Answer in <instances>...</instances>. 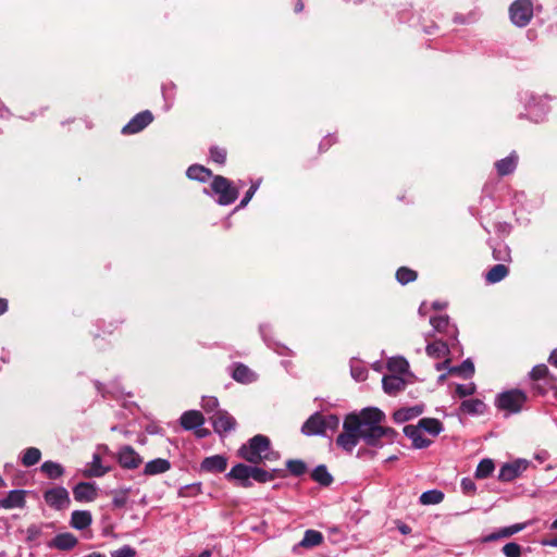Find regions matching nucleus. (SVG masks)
<instances>
[{"mask_svg":"<svg viewBox=\"0 0 557 557\" xmlns=\"http://www.w3.org/2000/svg\"><path fill=\"white\" fill-rule=\"evenodd\" d=\"M384 420L385 413L375 407L364 408L359 413H349L344 420L343 432L336 438L337 446L351 453L360 440L372 447L393 443L397 432L381 425Z\"/></svg>","mask_w":557,"mask_h":557,"instance_id":"nucleus-1","label":"nucleus"},{"mask_svg":"<svg viewBox=\"0 0 557 557\" xmlns=\"http://www.w3.org/2000/svg\"><path fill=\"white\" fill-rule=\"evenodd\" d=\"M238 454L250 463H260L263 460L276 459V454L270 448V440L264 435H256L243 445Z\"/></svg>","mask_w":557,"mask_h":557,"instance_id":"nucleus-2","label":"nucleus"},{"mask_svg":"<svg viewBox=\"0 0 557 557\" xmlns=\"http://www.w3.org/2000/svg\"><path fill=\"white\" fill-rule=\"evenodd\" d=\"M339 425V419L335 414L323 416L319 412L310 416L301 426V433L306 436L325 435L327 430L335 431Z\"/></svg>","mask_w":557,"mask_h":557,"instance_id":"nucleus-3","label":"nucleus"},{"mask_svg":"<svg viewBox=\"0 0 557 557\" xmlns=\"http://www.w3.org/2000/svg\"><path fill=\"white\" fill-rule=\"evenodd\" d=\"M528 397L524 392L520 389H510L500 393L495 400V405L498 409L504 410L507 413H518L521 411Z\"/></svg>","mask_w":557,"mask_h":557,"instance_id":"nucleus-4","label":"nucleus"},{"mask_svg":"<svg viewBox=\"0 0 557 557\" xmlns=\"http://www.w3.org/2000/svg\"><path fill=\"white\" fill-rule=\"evenodd\" d=\"M509 15L516 26H527L533 16V4L531 0H516L509 8Z\"/></svg>","mask_w":557,"mask_h":557,"instance_id":"nucleus-5","label":"nucleus"},{"mask_svg":"<svg viewBox=\"0 0 557 557\" xmlns=\"http://www.w3.org/2000/svg\"><path fill=\"white\" fill-rule=\"evenodd\" d=\"M212 190L219 195V203L227 206L233 203L238 197V190L232 186V183L220 175L213 177L211 184Z\"/></svg>","mask_w":557,"mask_h":557,"instance_id":"nucleus-6","label":"nucleus"},{"mask_svg":"<svg viewBox=\"0 0 557 557\" xmlns=\"http://www.w3.org/2000/svg\"><path fill=\"white\" fill-rule=\"evenodd\" d=\"M529 461L525 459H517L512 462L505 463L498 473V480L510 482L520 476L527 470Z\"/></svg>","mask_w":557,"mask_h":557,"instance_id":"nucleus-7","label":"nucleus"},{"mask_svg":"<svg viewBox=\"0 0 557 557\" xmlns=\"http://www.w3.org/2000/svg\"><path fill=\"white\" fill-rule=\"evenodd\" d=\"M46 503L58 510L69 507L71 500L69 492L64 487H54L47 491L44 495Z\"/></svg>","mask_w":557,"mask_h":557,"instance_id":"nucleus-8","label":"nucleus"},{"mask_svg":"<svg viewBox=\"0 0 557 557\" xmlns=\"http://www.w3.org/2000/svg\"><path fill=\"white\" fill-rule=\"evenodd\" d=\"M210 419L212 420L214 431L220 434L232 431L236 424L235 419L223 410H216Z\"/></svg>","mask_w":557,"mask_h":557,"instance_id":"nucleus-9","label":"nucleus"},{"mask_svg":"<svg viewBox=\"0 0 557 557\" xmlns=\"http://www.w3.org/2000/svg\"><path fill=\"white\" fill-rule=\"evenodd\" d=\"M250 473H251V466H247L245 463H237L226 474V478L228 480H234V481L238 482V484L243 487H249V486H251Z\"/></svg>","mask_w":557,"mask_h":557,"instance_id":"nucleus-10","label":"nucleus"},{"mask_svg":"<svg viewBox=\"0 0 557 557\" xmlns=\"http://www.w3.org/2000/svg\"><path fill=\"white\" fill-rule=\"evenodd\" d=\"M73 495L77 502H92L97 497L96 484L90 482H81L73 488Z\"/></svg>","mask_w":557,"mask_h":557,"instance_id":"nucleus-11","label":"nucleus"},{"mask_svg":"<svg viewBox=\"0 0 557 557\" xmlns=\"http://www.w3.org/2000/svg\"><path fill=\"white\" fill-rule=\"evenodd\" d=\"M25 491L13 490L5 497L0 498V508L14 509L25 506Z\"/></svg>","mask_w":557,"mask_h":557,"instance_id":"nucleus-12","label":"nucleus"},{"mask_svg":"<svg viewBox=\"0 0 557 557\" xmlns=\"http://www.w3.org/2000/svg\"><path fill=\"white\" fill-rule=\"evenodd\" d=\"M203 423L205 418L202 413L198 410L185 411L181 417V425L185 430H195L199 426H202Z\"/></svg>","mask_w":557,"mask_h":557,"instance_id":"nucleus-13","label":"nucleus"},{"mask_svg":"<svg viewBox=\"0 0 557 557\" xmlns=\"http://www.w3.org/2000/svg\"><path fill=\"white\" fill-rule=\"evenodd\" d=\"M404 433L407 437H409L412 441V445L414 448H425L431 444V441L423 436L422 430L418 425L405 426Z\"/></svg>","mask_w":557,"mask_h":557,"instance_id":"nucleus-14","label":"nucleus"},{"mask_svg":"<svg viewBox=\"0 0 557 557\" xmlns=\"http://www.w3.org/2000/svg\"><path fill=\"white\" fill-rule=\"evenodd\" d=\"M382 384L384 392L392 396H395L406 387V381L398 375H385Z\"/></svg>","mask_w":557,"mask_h":557,"instance_id":"nucleus-15","label":"nucleus"},{"mask_svg":"<svg viewBox=\"0 0 557 557\" xmlns=\"http://www.w3.org/2000/svg\"><path fill=\"white\" fill-rule=\"evenodd\" d=\"M227 460L221 455L207 457L201 462V469L207 472H223L226 469Z\"/></svg>","mask_w":557,"mask_h":557,"instance_id":"nucleus-16","label":"nucleus"},{"mask_svg":"<svg viewBox=\"0 0 557 557\" xmlns=\"http://www.w3.org/2000/svg\"><path fill=\"white\" fill-rule=\"evenodd\" d=\"M430 323L434 331L445 333L451 337H456L457 329L450 325L448 315H438L430 319Z\"/></svg>","mask_w":557,"mask_h":557,"instance_id":"nucleus-17","label":"nucleus"},{"mask_svg":"<svg viewBox=\"0 0 557 557\" xmlns=\"http://www.w3.org/2000/svg\"><path fill=\"white\" fill-rule=\"evenodd\" d=\"M232 377L239 383L247 384L256 380V374L247 366L236 363L232 371Z\"/></svg>","mask_w":557,"mask_h":557,"instance_id":"nucleus-18","label":"nucleus"},{"mask_svg":"<svg viewBox=\"0 0 557 557\" xmlns=\"http://www.w3.org/2000/svg\"><path fill=\"white\" fill-rule=\"evenodd\" d=\"M91 523V515L87 510H75L71 516V525L77 530H84Z\"/></svg>","mask_w":557,"mask_h":557,"instance_id":"nucleus-19","label":"nucleus"},{"mask_svg":"<svg viewBox=\"0 0 557 557\" xmlns=\"http://www.w3.org/2000/svg\"><path fill=\"white\" fill-rule=\"evenodd\" d=\"M425 351L429 357L441 359L446 358L449 354V348L446 343L443 341H434L433 343H430L425 347Z\"/></svg>","mask_w":557,"mask_h":557,"instance_id":"nucleus-20","label":"nucleus"},{"mask_svg":"<svg viewBox=\"0 0 557 557\" xmlns=\"http://www.w3.org/2000/svg\"><path fill=\"white\" fill-rule=\"evenodd\" d=\"M119 462L124 468H129V469L136 468L137 467L136 451L129 446L122 447L119 453Z\"/></svg>","mask_w":557,"mask_h":557,"instance_id":"nucleus-21","label":"nucleus"},{"mask_svg":"<svg viewBox=\"0 0 557 557\" xmlns=\"http://www.w3.org/2000/svg\"><path fill=\"white\" fill-rule=\"evenodd\" d=\"M518 156L512 152L510 156L496 162L495 166L499 175H508L512 173L517 166Z\"/></svg>","mask_w":557,"mask_h":557,"instance_id":"nucleus-22","label":"nucleus"},{"mask_svg":"<svg viewBox=\"0 0 557 557\" xmlns=\"http://www.w3.org/2000/svg\"><path fill=\"white\" fill-rule=\"evenodd\" d=\"M423 412L422 406H413L409 408H403L394 412V420L398 423L411 420Z\"/></svg>","mask_w":557,"mask_h":557,"instance_id":"nucleus-23","label":"nucleus"},{"mask_svg":"<svg viewBox=\"0 0 557 557\" xmlns=\"http://www.w3.org/2000/svg\"><path fill=\"white\" fill-rule=\"evenodd\" d=\"M322 542L323 535L321 532L315 530H307L302 540L298 543V546L304 548H312L319 546Z\"/></svg>","mask_w":557,"mask_h":557,"instance_id":"nucleus-24","label":"nucleus"},{"mask_svg":"<svg viewBox=\"0 0 557 557\" xmlns=\"http://www.w3.org/2000/svg\"><path fill=\"white\" fill-rule=\"evenodd\" d=\"M76 544L77 539L72 533H61L52 540V546L62 550H69Z\"/></svg>","mask_w":557,"mask_h":557,"instance_id":"nucleus-25","label":"nucleus"},{"mask_svg":"<svg viewBox=\"0 0 557 557\" xmlns=\"http://www.w3.org/2000/svg\"><path fill=\"white\" fill-rule=\"evenodd\" d=\"M171 465L169 460L163 458H157L149 461L145 467V473L149 475H156L163 473L170 469Z\"/></svg>","mask_w":557,"mask_h":557,"instance_id":"nucleus-26","label":"nucleus"},{"mask_svg":"<svg viewBox=\"0 0 557 557\" xmlns=\"http://www.w3.org/2000/svg\"><path fill=\"white\" fill-rule=\"evenodd\" d=\"M485 410V404L480 399H467L460 405V411L468 414H481Z\"/></svg>","mask_w":557,"mask_h":557,"instance_id":"nucleus-27","label":"nucleus"},{"mask_svg":"<svg viewBox=\"0 0 557 557\" xmlns=\"http://www.w3.org/2000/svg\"><path fill=\"white\" fill-rule=\"evenodd\" d=\"M186 174L190 180L199 182H207L212 176V172L209 169L198 164L190 165Z\"/></svg>","mask_w":557,"mask_h":557,"instance_id":"nucleus-28","label":"nucleus"},{"mask_svg":"<svg viewBox=\"0 0 557 557\" xmlns=\"http://www.w3.org/2000/svg\"><path fill=\"white\" fill-rule=\"evenodd\" d=\"M418 426L422 430L428 432L429 434L436 436L438 435L442 430L443 425L440 420L434 418H423L419 421Z\"/></svg>","mask_w":557,"mask_h":557,"instance_id":"nucleus-29","label":"nucleus"},{"mask_svg":"<svg viewBox=\"0 0 557 557\" xmlns=\"http://www.w3.org/2000/svg\"><path fill=\"white\" fill-rule=\"evenodd\" d=\"M509 270L505 264H496L485 274V280L490 284H495L504 280Z\"/></svg>","mask_w":557,"mask_h":557,"instance_id":"nucleus-30","label":"nucleus"},{"mask_svg":"<svg viewBox=\"0 0 557 557\" xmlns=\"http://www.w3.org/2000/svg\"><path fill=\"white\" fill-rule=\"evenodd\" d=\"M444 499V493L440 490H429L420 495V503L424 506L441 504Z\"/></svg>","mask_w":557,"mask_h":557,"instance_id":"nucleus-31","label":"nucleus"},{"mask_svg":"<svg viewBox=\"0 0 557 557\" xmlns=\"http://www.w3.org/2000/svg\"><path fill=\"white\" fill-rule=\"evenodd\" d=\"M40 470L44 474H46L49 479H58L63 475L64 469L63 467L54 461H45Z\"/></svg>","mask_w":557,"mask_h":557,"instance_id":"nucleus-32","label":"nucleus"},{"mask_svg":"<svg viewBox=\"0 0 557 557\" xmlns=\"http://www.w3.org/2000/svg\"><path fill=\"white\" fill-rule=\"evenodd\" d=\"M108 468L102 467L99 455H94L92 461L88 469L84 471L85 476H101L107 473Z\"/></svg>","mask_w":557,"mask_h":557,"instance_id":"nucleus-33","label":"nucleus"},{"mask_svg":"<svg viewBox=\"0 0 557 557\" xmlns=\"http://www.w3.org/2000/svg\"><path fill=\"white\" fill-rule=\"evenodd\" d=\"M312 479L324 486L330 485L333 481L325 466H318L312 472Z\"/></svg>","mask_w":557,"mask_h":557,"instance_id":"nucleus-34","label":"nucleus"},{"mask_svg":"<svg viewBox=\"0 0 557 557\" xmlns=\"http://www.w3.org/2000/svg\"><path fill=\"white\" fill-rule=\"evenodd\" d=\"M495 469L494 462L492 459H483L479 462L476 470H475V478L476 479H486L490 476Z\"/></svg>","mask_w":557,"mask_h":557,"instance_id":"nucleus-35","label":"nucleus"},{"mask_svg":"<svg viewBox=\"0 0 557 557\" xmlns=\"http://www.w3.org/2000/svg\"><path fill=\"white\" fill-rule=\"evenodd\" d=\"M275 472H276V470H273L272 472H270V471H265L258 467H251L250 479H252L259 483H265L275 478Z\"/></svg>","mask_w":557,"mask_h":557,"instance_id":"nucleus-36","label":"nucleus"},{"mask_svg":"<svg viewBox=\"0 0 557 557\" xmlns=\"http://www.w3.org/2000/svg\"><path fill=\"white\" fill-rule=\"evenodd\" d=\"M41 458V453L36 447H29L24 451V455L22 457V463L25 467H32L36 465Z\"/></svg>","mask_w":557,"mask_h":557,"instance_id":"nucleus-37","label":"nucleus"},{"mask_svg":"<svg viewBox=\"0 0 557 557\" xmlns=\"http://www.w3.org/2000/svg\"><path fill=\"white\" fill-rule=\"evenodd\" d=\"M449 373H457L462 377L468 379L474 373V366L470 359H467L460 366L449 368Z\"/></svg>","mask_w":557,"mask_h":557,"instance_id":"nucleus-38","label":"nucleus"},{"mask_svg":"<svg viewBox=\"0 0 557 557\" xmlns=\"http://www.w3.org/2000/svg\"><path fill=\"white\" fill-rule=\"evenodd\" d=\"M388 370L398 373H406L408 371V361L403 357L392 358L387 362Z\"/></svg>","mask_w":557,"mask_h":557,"instance_id":"nucleus-39","label":"nucleus"},{"mask_svg":"<svg viewBox=\"0 0 557 557\" xmlns=\"http://www.w3.org/2000/svg\"><path fill=\"white\" fill-rule=\"evenodd\" d=\"M396 278L400 284H408L417 278V273L409 268L403 267L397 270Z\"/></svg>","mask_w":557,"mask_h":557,"instance_id":"nucleus-40","label":"nucleus"},{"mask_svg":"<svg viewBox=\"0 0 557 557\" xmlns=\"http://www.w3.org/2000/svg\"><path fill=\"white\" fill-rule=\"evenodd\" d=\"M503 554L506 557H521V546L515 542L507 543L502 548Z\"/></svg>","mask_w":557,"mask_h":557,"instance_id":"nucleus-41","label":"nucleus"},{"mask_svg":"<svg viewBox=\"0 0 557 557\" xmlns=\"http://www.w3.org/2000/svg\"><path fill=\"white\" fill-rule=\"evenodd\" d=\"M286 466L294 475H301L306 471V465L301 460H288Z\"/></svg>","mask_w":557,"mask_h":557,"instance_id":"nucleus-42","label":"nucleus"},{"mask_svg":"<svg viewBox=\"0 0 557 557\" xmlns=\"http://www.w3.org/2000/svg\"><path fill=\"white\" fill-rule=\"evenodd\" d=\"M475 389H476V387H475L474 383L459 384L456 387V395L461 398L471 396L475 393Z\"/></svg>","mask_w":557,"mask_h":557,"instance_id":"nucleus-43","label":"nucleus"},{"mask_svg":"<svg viewBox=\"0 0 557 557\" xmlns=\"http://www.w3.org/2000/svg\"><path fill=\"white\" fill-rule=\"evenodd\" d=\"M351 376L358 382H363L368 377V371L360 364H354L351 366Z\"/></svg>","mask_w":557,"mask_h":557,"instance_id":"nucleus-44","label":"nucleus"},{"mask_svg":"<svg viewBox=\"0 0 557 557\" xmlns=\"http://www.w3.org/2000/svg\"><path fill=\"white\" fill-rule=\"evenodd\" d=\"M139 132V113L133 116V119L122 128L123 134H136Z\"/></svg>","mask_w":557,"mask_h":557,"instance_id":"nucleus-45","label":"nucleus"},{"mask_svg":"<svg viewBox=\"0 0 557 557\" xmlns=\"http://www.w3.org/2000/svg\"><path fill=\"white\" fill-rule=\"evenodd\" d=\"M210 156H211V159L219 163V164H224L225 163V160H226V151L222 148H218V147H213L211 148L210 150Z\"/></svg>","mask_w":557,"mask_h":557,"instance_id":"nucleus-46","label":"nucleus"},{"mask_svg":"<svg viewBox=\"0 0 557 557\" xmlns=\"http://www.w3.org/2000/svg\"><path fill=\"white\" fill-rule=\"evenodd\" d=\"M136 549L125 545L111 553V557H135Z\"/></svg>","mask_w":557,"mask_h":557,"instance_id":"nucleus-47","label":"nucleus"},{"mask_svg":"<svg viewBox=\"0 0 557 557\" xmlns=\"http://www.w3.org/2000/svg\"><path fill=\"white\" fill-rule=\"evenodd\" d=\"M201 406L206 412H211L216 410L219 401L215 397L212 396L203 397Z\"/></svg>","mask_w":557,"mask_h":557,"instance_id":"nucleus-48","label":"nucleus"},{"mask_svg":"<svg viewBox=\"0 0 557 557\" xmlns=\"http://www.w3.org/2000/svg\"><path fill=\"white\" fill-rule=\"evenodd\" d=\"M547 372L548 369L545 364H537L532 369L530 375L533 380H541L546 376Z\"/></svg>","mask_w":557,"mask_h":557,"instance_id":"nucleus-49","label":"nucleus"},{"mask_svg":"<svg viewBox=\"0 0 557 557\" xmlns=\"http://www.w3.org/2000/svg\"><path fill=\"white\" fill-rule=\"evenodd\" d=\"M258 187H259V184H253V185L250 186V188L247 190L245 197L242 199L238 208H244V207L247 206V203L250 201V199L252 198V196L257 191Z\"/></svg>","mask_w":557,"mask_h":557,"instance_id":"nucleus-50","label":"nucleus"},{"mask_svg":"<svg viewBox=\"0 0 557 557\" xmlns=\"http://www.w3.org/2000/svg\"><path fill=\"white\" fill-rule=\"evenodd\" d=\"M461 488L466 494H472L475 491V484L471 479L463 478L461 480Z\"/></svg>","mask_w":557,"mask_h":557,"instance_id":"nucleus-51","label":"nucleus"},{"mask_svg":"<svg viewBox=\"0 0 557 557\" xmlns=\"http://www.w3.org/2000/svg\"><path fill=\"white\" fill-rule=\"evenodd\" d=\"M153 121V115L150 111H141V129L148 126Z\"/></svg>","mask_w":557,"mask_h":557,"instance_id":"nucleus-52","label":"nucleus"},{"mask_svg":"<svg viewBox=\"0 0 557 557\" xmlns=\"http://www.w3.org/2000/svg\"><path fill=\"white\" fill-rule=\"evenodd\" d=\"M527 527V523H516L512 525L507 527L509 531V535H513L520 531H522Z\"/></svg>","mask_w":557,"mask_h":557,"instance_id":"nucleus-53","label":"nucleus"},{"mask_svg":"<svg viewBox=\"0 0 557 557\" xmlns=\"http://www.w3.org/2000/svg\"><path fill=\"white\" fill-rule=\"evenodd\" d=\"M502 252H504L506 256L509 255V251H508L507 247H504V251H502V249L495 248L494 251H493L494 258L496 260H506V257L500 256Z\"/></svg>","mask_w":557,"mask_h":557,"instance_id":"nucleus-54","label":"nucleus"},{"mask_svg":"<svg viewBox=\"0 0 557 557\" xmlns=\"http://www.w3.org/2000/svg\"><path fill=\"white\" fill-rule=\"evenodd\" d=\"M497 540H499L497 531L483 537L484 543L494 542Z\"/></svg>","mask_w":557,"mask_h":557,"instance_id":"nucleus-55","label":"nucleus"},{"mask_svg":"<svg viewBox=\"0 0 557 557\" xmlns=\"http://www.w3.org/2000/svg\"><path fill=\"white\" fill-rule=\"evenodd\" d=\"M398 530L404 535H407L411 532V528L405 523L399 524Z\"/></svg>","mask_w":557,"mask_h":557,"instance_id":"nucleus-56","label":"nucleus"},{"mask_svg":"<svg viewBox=\"0 0 557 557\" xmlns=\"http://www.w3.org/2000/svg\"><path fill=\"white\" fill-rule=\"evenodd\" d=\"M195 433L198 437H206L209 434V431L207 429L199 426L195 429Z\"/></svg>","mask_w":557,"mask_h":557,"instance_id":"nucleus-57","label":"nucleus"},{"mask_svg":"<svg viewBox=\"0 0 557 557\" xmlns=\"http://www.w3.org/2000/svg\"><path fill=\"white\" fill-rule=\"evenodd\" d=\"M497 533L499 539L510 537L507 527L499 529Z\"/></svg>","mask_w":557,"mask_h":557,"instance_id":"nucleus-58","label":"nucleus"},{"mask_svg":"<svg viewBox=\"0 0 557 557\" xmlns=\"http://www.w3.org/2000/svg\"><path fill=\"white\" fill-rule=\"evenodd\" d=\"M548 361H549L553 366L557 367V349H555V350L550 354Z\"/></svg>","mask_w":557,"mask_h":557,"instance_id":"nucleus-59","label":"nucleus"},{"mask_svg":"<svg viewBox=\"0 0 557 557\" xmlns=\"http://www.w3.org/2000/svg\"><path fill=\"white\" fill-rule=\"evenodd\" d=\"M542 544L545 546L557 547V536L552 540L543 541Z\"/></svg>","mask_w":557,"mask_h":557,"instance_id":"nucleus-60","label":"nucleus"},{"mask_svg":"<svg viewBox=\"0 0 557 557\" xmlns=\"http://www.w3.org/2000/svg\"><path fill=\"white\" fill-rule=\"evenodd\" d=\"M8 309V302L5 299L0 298V314L4 313Z\"/></svg>","mask_w":557,"mask_h":557,"instance_id":"nucleus-61","label":"nucleus"},{"mask_svg":"<svg viewBox=\"0 0 557 557\" xmlns=\"http://www.w3.org/2000/svg\"><path fill=\"white\" fill-rule=\"evenodd\" d=\"M448 363H449V359L446 358L444 360V362L437 363L435 366V368H436L437 371H441V370L445 369L448 366Z\"/></svg>","mask_w":557,"mask_h":557,"instance_id":"nucleus-62","label":"nucleus"},{"mask_svg":"<svg viewBox=\"0 0 557 557\" xmlns=\"http://www.w3.org/2000/svg\"><path fill=\"white\" fill-rule=\"evenodd\" d=\"M304 9V3L299 0L297 3H296V8H295V11L296 12H301Z\"/></svg>","mask_w":557,"mask_h":557,"instance_id":"nucleus-63","label":"nucleus"},{"mask_svg":"<svg viewBox=\"0 0 557 557\" xmlns=\"http://www.w3.org/2000/svg\"><path fill=\"white\" fill-rule=\"evenodd\" d=\"M198 557H211V552L206 549Z\"/></svg>","mask_w":557,"mask_h":557,"instance_id":"nucleus-64","label":"nucleus"}]
</instances>
